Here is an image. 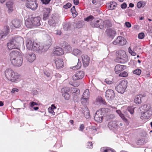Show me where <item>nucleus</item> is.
I'll use <instances>...</instances> for the list:
<instances>
[{"label":"nucleus","mask_w":152,"mask_h":152,"mask_svg":"<svg viewBox=\"0 0 152 152\" xmlns=\"http://www.w3.org/2000/svg\"><path fill=\"white\" fill-rule=\"evenodd\" d=\"M9 57L12 64L17 67L20 66L23 62L22 55L20 52L13 50L9 54Z\"/></svg>","instance_id":"obj_1"},{"label":"nucleus","mask_w":152,"mask_h":152,"mask_svg":"<svg viewBox=\"0 0 152 152\" xmlns=\"http://www.w3.org/2000/svg\"><path fill=\"white\" fill-rule=\"evenodd\" d=\"M6 77L8 80L12 82H16L20 79V75L16 73H15L12 69L10 68L6 70L4 72Z\"/></svg>","instance_id":"obj_2"},{"label":"nucleus","mask_w":152,"mask_h":152,"mask_svg":"<svg viewBox=\"0 0 152 152\" xmlns=\"http://www.w3.org/2000/svg\"><path fill=\"white\" fill-rule=\"evenodd\" d=\"M141 111H142L141 114L140 118L142 119H148L152 115V108L144 105L140 108Z\"/></svg>","instance_id":"obj_3"},{"label":"nucleus","mask_w":152,"mask_h":152,"mask_svg":"<svg viewBox=\"0 0 152 152\" xmlns=\"http://www.w3.org/2000/svg\"><path fill=\"white\" fill-rule=\"evenodd\" d=\"M47 37L48 39V40L46 41V45L45 46L42 45H39L37 43V45L36 47L34 48V50H36L39 53H41L44 52L48 49L50 46L51 44L52 41L50 37L48 35L47 36Z\"/></svg>","instance_id":"obj_4"},{"label":"nucleus","mask_w":152,"mask_h":152,"mask_svg":"<svg viewBox=\"0 0 152 152\" xmlns=\"http://www.w3.org/2000/svg\"><path fill=\"white\" fill-rule=\"evenodd\" d=\"M117 58L120 60L119 62L121 63H124L128 61V57L125 51L123 50H119L116 52Z\"/></svg>","instance_id":"obj_5"},{"label":"nucleus","mask_w":152,"mask_h":152,"mask_svg":"<svg viewBox=\"0 0 152 152\" xmlns=\"http://www.w3.org/2000/svg\"><path fill=\"white\" fill-rule=\"evenodd\" d=\"M127 86V82L122 80L120 82L119 84L115 87V89L118 92L120 93L121 94H123L126 89Z\"/></svg>","instance_id":"obj_6"},{"label":"nucleus","mask_w":152,"mask_h":152,"mask_svg":"<svg viewBox=\"0 0 152 152\" xmlns=\"http://www.w3.org/2000/svg\"><path fill=\"white\" fill-rule=\"evenodd\" d=\"M103 21L102 20H96L95 18L90 23L91 26L93 28H99L101 29H103Z\"/></svg>","instance_id":"obj_7"},{"label":"nucleus","mask_w":152,"mask_h":152,"mask_svg":"<svg viewBox=\"0 0 152 152\" xmlns=\"http://www.w3.org/2000/svg\"><path fill=\"white\" fill-rule=\"evenodd\" d=\"M70 89L69 87H66L62 88L61 89V92L62 96L64 99L66 100H69L70 97Z\"/></svg>","instance_id":"obj_8"},{"label":"nucleus","mask_w":152,"mask_h":152,"mask_svg":"<svg viewBox=\"0 0 152 152\" xmlns=\"http://www.w3.org/2000/svg\"><path fill=\"white\" fill-rule=\"evenodd\" d=\"M26 6L27 8L34 10L37 9L38 4L36 0H30L26 4Z\"/></svg>","instance_id":"obj_9"},{"label":"nucleus","mask_w":152,"mask_h":152,"mask_svg":"<svg viewBox=\"0 0 152 152\" xmlns=\"http://www.w3.org/2000/svg\"><path fill=\"white\" fill-rule=\"evenodd\" d=\"M126 41L124 38L122 37L118 36L113 42L114 45L118 44L119 45H123L126 44Z\"/></svg>","instance_id":"obj_10"},{"label":"nucleus","mask_w":152,"mask_h":152,"mask_svg":"<svg viewBox=\"0 0 152 152\" xmlns=\"http://www.w3.org/2000/svg\"><path fill=\"white\" fill-rule=\"evenodd\" d=\"M37 45V43L28 39L26 41V46L27 48L29 50H34V48Z\"/></svg>","instance_id":"obj_11"},{"label":"nucleus","mask_w":152,"mask_h":152,"mask_svg":"<svg viewBox=\"0 0 152 152\" xmlns=\"http://www.w3.org/2000/svg\"><path fill=\"white\" fill-rule=\"evenodd\" d=\"M103 119V115L101 111H97L94 117V119L97 122L101 123Z\"/></svg>","instance_id":"obj_12"},{"label":"nucleus","mask_w":152,"mask_h":152,"mask_svg":"<svg viewBox=\"0 0 152 152\" xmlns=\"http://www.w3.org/2000/svg\"><path fill=\"white\" fill-rule=\"evenodd\" d=\"M119 122L117 121H109L108 124V127L111 130L117 129L118 127Z\"/></svg>","instance_id":"obj_13"},{"label":"nucleus","mask_w":152,"mask_h":152,"mask_svg":"<svg viewBox=\"0 0 152 152\" xmlns=\"http://www.w3.org/2000/svg\"><path fill=\"white\" fill-rule=\"evenodd\" d=\"M9 28L8 26H5L2 30H0V39L4 38L8 34Z\"/></svg>","instance_id":"obj_14"},{"label":"nucleus","mask_w":152,"mask_h":152,"mask_svg":"<svg viewBox=\"0 0 152 152\" xmlns=\"http://www.w3.org/2000/svg\"><path fill=\"white\" fill-rule=\"evenodd\" d=\"M84 76V73L83 71H80L76 72L72 77V78L74 80H77L82 79Z\"/></svg>","instance_id":"obj_15"},{"label":"nucleus","mask_w":152,"mask_h":152,"mask_svg":"<svg viewBox=\"0 0 152 152\" xmlns=\"http://www.w3.org/2000/svg\"><path fill=\"white\" fill-rule=\"evenodd\" d=\"M105 93V96L108 100H112L115 97V93L112 90H107Z\"/></svg>","instance_id":"obj_16"},{"label":"nucleus","mask_w":152,"mask_h":152,"mask_svg":"<svg viewBox=\"0 0 152 152\" xmlns=\"http://www.w3.org/2000/svg\"><path fill=\"white\" fill-rule=\"evenodd\" d=\"M24 57L28 61L32 62L36 59L35 55L32 53H30L25 55Z\"/></svg>","instance_id":"obj_17"},{"label":"nucleus","mask_w":152,"mask_h":152,"mask_svg":"<svg viewBox=\"0 0 152 152\" xmlns=\"http://www.w3.org/2000/svg\"><path fill=\"white\" fill-rule=\"evenodd\" d=\"M12 39L14 41L15 43L17 44L18 47L19 45V44L23 43V38L20 36H15L13 37Z\"/></svg>","instance_id":"obj_18"},{"label":"nucleus","mask_w":152,"mask_h":152,"mask_svg":"<svg viewBox=\"0 0 152 152\" xmlns=\"http://www.w3.org/2000/svg\"><path fill=\"white\" fill-rule=\"evenodd\" d=\"M82 58L83 65L85 67L88 66L90 61V58L86 55H83Z\"/></svg>","instance_id":"obj_19"},{"label":"nucleus","mask_w":152,"mask_h":152,"mask_svg":"<svg viewBox=\"0 0 152 152\" xmlns=\"http://www.w3.org/2000/svg\"><path fill=\"white\" fill-rule=\"evenodd\" d=\"M107 36L113 39L116 34L115 31L112 28H109L107 29L105 31Z\"/></svg>","instance_id":"obj_20"},{"label":"nucleus","mask_w":152,"mask_h":152,"mask_svg":"<svg viewBox=\"0 0 152 152\" xmlns=\"http://www.w3.org/2000/svg\"><path fill=\"white\" fill-rule=\"evenodd\" d=\"M12 24L14 28H19L22 25V22L18 19H15L12 21Z\"/></svg>","instance_id":"obj_21"},{"label":"nucleus","mask_w":152,"mask_h":152,"mask_svg":"<svg viewBox=\"0 0 152 152\" xmlns=\"http://www.w3.org/2000/svg\"><path fill=\"white\" fill-rule=\"evenodd\" d=\"M50 11V8H44L43 9V19L44 20H46L48 18Z\"/></svg>","instance_id":"obj_22"},{"label":"nucleus","mask_w":152,"mask_h":152,"mask_svg":"<svg viewBox=\"0 0 152 152\" xmlns=\"http://www.w3.org/2000/svg\"><path fill=\"white\" fill-rule=\"evenodd\" d=\"M126 66L122 65L120 64L116 65L115 66L114 69L115 73L116 74H118L121 71L126 69Z\"/></svg>","instance_id":"obj_23"},{"label":"nucleus","mask_w":152,"mask_h":152,"mask_svg":"<svg viewBox=\"0 0 152 152\" xmlns=\"http://www.w3.org/2000/svg\"><path fill=\"white\" fill-rule=\"evenodd\" d=\"M7 46L9 50L16 49L18 47L17 45V44L15 43L14 41L12 39L9 42L7 43Z\"/></svg>","instance_id":"obj_24"},{"label":"nucleus","mask_w":152,"mask_h":152,"mask_svg":"<svg viewBox=\"0 0 152 152\" xmlns=\"http://www.w3.org/2000/svg\"><path fill=\"white\" fill-rule=\"evenodd\" d=\"M32 23L34 26H39L40 25V20L41 18L39 17H36L33 18H32Z\"/></svg>","instance_id":"obj_25"},{"label":"nucleus","mask_w":152,"mask_h":152,"mask_svg":"<svg viewBox=\"0 0 152 152\" xmlns=\"http://www.w3.org/2000/svg\"><path fill=\"white\" fill-rule=\"evenodd\" d=\"M32 18L28 19L25 21V25L27 28H31L34 27Z\"/></svg>","instance_id":"obj_26"},{"label":"nucleus","mask_w":152,"mask_h":152,"mask_svg":"<svg viewBox=\"0 0 152 152\" xmlns=\"http://www.w3.org/2000/svg\"><path fill=\"white\" fill-rule=\"evenodd\" d=\"M7 7L8 9L9 12H11L13 11V2L12 1H8L6 4Z\"/></svg>","instance_id":"obj_27"},{"label":"nucleus","mask_w":152,"mask_h":152,"mask_svg":"<svg viewBox=\"0 0 152 152\" xmlns=\"http://www.w3.org/2000/svg\"><path fill=\"white\" fill-rule=\"evenodd\" d=\"M142 97V95L141 94L136 96L134 100V102L137 104L140 103L141 102Z\"/></svg>","instance_id":"obj_28"},{"label":"nucleus","mask_w":152,"mask_h":152,"mask_svg":"<svg viewBox=\"0 0 152 152\" xmlns=\"http://www.w3.org/2000/svg\"><path fill=\"white\" fill-rule=\"evenodd\" d=\"M103 28L104 27L108 28L111 27L112 25L111 23L109 20H106L103 22Z\"/></svg>","instance_id":"obj_29"},{"label":"nucleus","mask_w":152,"mask_h":152,"mask_svg":"<svg viewBox=\"0 0 152 152\" xmlns=\"http://www.w3.org/2000/svg\"><path fill=\"white\" fill-rule=\"evenodd\" d=\"M64 63L63 59L60 58L58 61V68H61L64 67Z\"/></svg>","instance_id":"obj_30"},{"label":"nucleus","mask_w":152,"mask_h":152,"mask_svg":"<svg viewBox=\"0 0 152 152\" xmlns=\"http://www.w3.org/2000/svg\"><path fill=\"white\" fill-rule=\"evenodd\" d=\"M108 8L110 10H113L116 7L117 4L115 2H111L108 5Z\"/></svg>","instance_id":"obj_31"},{"label":"nucleus","mask_w":152,"mask_h":152,"mask_svg":"<svg viewBox=\"0 0 152 152\" xmlns=\"http://www.w3.org/2000/svg\"><path fill=\"white\" fill-rule=\"evenodd\" d=\"M71 24L67 23L64 24L63 26L64 29L66 31H69L70 30Z\"/></svg>","instance_id":"obj_32"},{"label":"nucleus","mask_w":152,"mask_h":152,"mask_svg":"<svg viewBox=\"0 0 152 152\" xmlns=\"http://www.w3.org/2000/svg\"><path fill=\"white\" fill-rule=\"evenodd\" d=\"M83 26V22L78 21L75 23V27L76 28H82Z\"/></svg>","instance_id":"obj_33"},{"label":"nucleus","mask_w":152,"mask_h":152,"mask_svg":"<svg viewBox=\"0 0 152 152\" xmlns=\"http://www.w3.org/2000/svg\"><path fill=\"white\" fill-rule=\"evenodd\" d=\"M84 116L86 118H89L90 117L89 111L87 108H85V111L83 113Z\"/></svg>","instance_id":"obj_34"},{"label":"nucleus","mask_w":152,"mask_h":152,"mask_svg":"<svg viewBox=\"0 0 152 152\" xmlns=\"http://www.w3.org/2000/svg\"><path fill=\"white\" fill-rule=\"evenodd\" d=\"M56 109V107L55 106L53 105H52L50 107H49L48 109V110L49 113H51L53 115H55V113L53 111V109Z\"/></svg>","instance_id":"obj_35"},{"label":"nucleus","mask_w":152,"mask_h":152,"mask_svg":"<svg viewBox=\"0 0 152 152\" xmlns=\"http://www.w3.org/2000/svg\"><path fill=\"white\" fill-rule=\"evenodd\" d=\"M78 61L77 65L72 67V69L74 70L78 69L80 68L81 66V63L80 61H79V59H78Z\"/></svg>","instance_id":"obj_36"},{"label":"nucleus","mask_w":152,"mask_h":152,"mask_svg":"<svg viewBox=\"0 0 152 152\" xmlns=\"http://www.w3.org/2000/svg\"><path fill=\"white\" fill-rule=\"evenodd\" d=\"M89 96L90 94L89 90L88 89H86L83 93V97L89 98Z\"/></svg>","instance_id":"obj_37"},{"label":"nucleus","mask_w":152,"mask_h":152,"mask_svg":"<svg viewBox=\"0 0 152 152\" xmlns=\"http://www.w3.org/2000/svg\"><path fill=\"white\" fill-rule=\"evenodd\" d=\"M81 53V51L77 49H74L73 50L72 53L75 56H77L80 55Z\"/></svg>","instance_id":"obj_38"},{"label":"nucleus","mask_w":152,"mask_h":152,"mask_svg":"<svg viewBox=\"0 0 152 152\" xmlns=\"http://www.w3.org/2000/svg\"><path fill=\"white\" fill-rule=\"evenodd\" d=\"M30 107L31 108H33L34 109V110H37L39 109V107H34V106L37 105V103L34 102H30Z\"/></svg>","instance_id":"obj_39"},{"label":"nucleus","mask_w":152,"mask_h":152,"mask_svg":"<svg viewBox=\"0 0 152 152\" xmlns=\"http://www.w3.org/2000/svg\"><path fill=\"white\" fill-rule=\"evenodd\" d=\"M94 19L95 18L94 16L92 15H90L86 18H85L84 20L87 22L90 21L91 22L92 21H93Z\"/></svg>","instance_id":"obj_40"},{"label":"nucleus","mask_w":152,"mask_h":152,"mask_svg":"<svg viewBox=\"0 0 152 152\" xmlns=\"http://www.w3.org/2000/svg\"><path fill=\"white\" fill-rule=\"evenodd\" d=\"M145 5V3L143 1H140L138 2L137 4V7L138 8H140L141 7H143Z\"/></svg>","instance_id":"obj_41"},{"label":"nucleus","mask_w":152,"mask_h":152,"mask_svg":"<svg viewBox=\"0 0 152 152\" xmlns=\"http://www.w3.org/2000/svg\"><path fill=\"white\" fill-rule=\"evenodd\" d=\"M64 48L65 49V50L67 53L70 52L72 50L71 47L68 44L65 46H64Z\"/></svg>","instance_id":"obj_42"},{"label":"nucleus","mask_w":152,"mask_h":152,"mask_svg":"<svg viewBox=\"0 0 152 152\" xmlns=\"http://www.w3.org/2000/svg\"><path fill=\"white\" fill-rule=\"evenodd\" d=\"M72 93H75L76 94H78L80 93L79 89L76 87L72 88Z\"/></svg>","instance_id":"obj_43"},{"label":"nucleus","mask_w":152,"mask_h":152,"mask_svg":"<svg viewBox=\"0 0 152 152\" xmlns=\"http://www.w3.org/2000/svg\"><path fill=\"white\" fill-rule=\"evenodd\" d=\"M64 53L62 49L60 47L58 48V56H61Z\"/></svg>","instance_id":"obj_44"},{"label":"nucleus","mask_w":152,"mask_h":152,"mask_svg":"<svg viewBox=\"0 0 152 152\" xmlns=\"http://www.w3.org/2000/svg\"><path fill=\"white\" fill-rule=\"evenodd\" d=\"M126 12L127 13L128 15L130 17L132 16L133 13V11L131 9H128L126 10Z\"/></svg>","instance_id":"obj_45"},{"label":"nucleus","mask_w":152,"mask_h":152,"mask_svg":"<svg viewBox=\"0 0 152 152\" xmlns=\"http://www.w3.org/2000/svg\"><path fill=\"white\" fill-rule=\"evenodd\" d=\"M71 11L73 14V17H75L77 15V12H76L75 9L71 8Z\"/></svg>","instance_id":"obj_46"},{"label":"nucleus","mask_w":152,"mask_h":152,"mask_svg":"<svg viewBox=\"0 0 152 152\" xmlns=\"http://www.w3.org/2000/svg\"><path fill=\"white\" fill-rule=\"evenodd\" d=\"M141 71L140 69H137L133 71V73L138 75H140L141 73Z\"/></svg>","instance_id":"obj_47"},{"label":"nucleus","mask_w":152,"mask_h":152,"mask_svg":"<svg viewBox=\"0 0 152 152\" xmlns=\"http://www.w3.org/2000/svg\"><path fill=\"white\" fill-rule=\"evenodd\" d=\"M88 98H86L85 97H83L81 98L80 100L82 104L86 103L88 100Z\"/></svg>","instance_id":"obj_48"},{"label":"nucleus","mask_w":152,"mask_h":152,"mask_svg":"<svg viewBox=\"0 0 152 152\" xmlns=\"http://www.w3.org/2000/svg\"><path fill=\"white\" fill-rule=\"evenodd\" d=\"M128 73L124 71L121 73H120L119 74V76L122 77H126L128 76Z\"/></svg>","instance_id":"obj_49"},{"label":"nucleus","mask_w":152,"mask_h":152,"mask_svg":"<svg viewBox=\"0 0 152 152\" xmlns=\"http://www.w3.org/2000/svg\"><path fill=\"white\" fill-rule=\"evenodd\" d=\"M115 117V116L113 114H110L107 115L106 116V118L107 120L113 119Z\"/></svg>","instance_id":"obj_50"},{"label":"nucleus","mask_w":152,"mask_h":152,"mask_svg":"<svg viewBox=\"0 0 152 152\" xmlns=\"http://www.w3.org/2000/svg\"><path fill=\"white\" fill-rule=\"evenodd\" d=\"M72 6V4L69 3H68L63 6L64 8L65 9H67L69 8Z\"/></svg>","instance_id":"obj_51"},{"label":"nucleus","mask_w":152,"mask_h":152,"mask_svg":"<svg viewBox=\"0 0 152 152\" xmlns=\"http://www.w3.org/2000/svg\"><path fill=\"white\" fill-rule=\"evenodd\" d=\"M145 35L144 33H141L139 34L138 35V37L140 39H143L144 38Z\"/></svg>","instance_id":"obj_52"},{"label":"nucleus","mask_w":152,"mask_h":152,"mask_svg":"<svg viewBox=\"0 0 152 152\" xmlns=\"http://www.w3.org/2000/svg\"><path fill=\"white\" fill-rule=\"evenodd\" d=\"M87 148H93V144L91 142H88L87 144Z\"/></svg>","instance_id":"obj_53"},{"label":"nucleus","mask_w":152,"mask_h":152,"mask_svg":"<svg viewBox=\"0 0 152 152\" xmlns=\"http://www.w3.org/2000/svg\"><path fill=\"white\" fill-rule=\"evenodd\" d=\"M145 143L144 140H139L137 142V144L139 145H142Z\"/></svg>","instance_id":"obj_54"},{"label":"nucleus","mask_w":152,"mask_h":152,"mask_svg":"<svg viewBox=\"0 0 152 152\" xmlns=\"http://www.w3.org/2000/svg\"><path fill=\"white\" fill-rule=\"evenodd\" d=\"M51 0H41L42 3L45 4H48Z\"/></svg>","instance_id":"obj_55"},{"label":"nucleus","mask_w":152,"mask_h":152,"mask_svg":"<svg viewBox=\"0 0 152 152\" xmlns=\"http://www.w3.org/2000/svg\"><path fill=\"white\" fill-rule=\"evenodd\" d=\"M57 48L56 47H55L53 51V56H57Z\"/></svg>","instance_id":"obj_56"},{"label":"nucleus","mask_w":152,"mask_h":152,"mask_svg":"<svg viewBox=\"0 0 152 152\" xmlns=\"http://www.w3.org/2000/svg\"><path fill=\"white\" fill-rule=\"evenodd\" d=\"M19 91V89L16 88H13L12 91L11 93L12 94H15V92H18Z\"/></svg>","instance_id":"obj_57"},{"label":"nucleus","mask_w":152,"mask_h":152,"mask_svg":"<svg viewBox=\"0 0 152 152\" xmlns=\"http://www.w3.org/2000/svg\"><path fill=\"white\" fill-rule=\"evenodd\" d=\"M121 7L122 9H125L127 7V4L126 3L124 2L121 5Z\"/></svg>","instance_id":"obj_58"},{"label":"nucleus","mask_w":152,"mask_h":152,"mask_svg":"<svg viewBox=\"0 0 152 152\" xmlns=\"http://www.w3.org/2000/svg\"><path fill=\"white\" fill-rule=\"evenodd\" d=\"M61 45V46L62 47L64 48V46H65L66 45L67 43L65 41H63L60 44Z\"/></svg>","instance_id":"obj_59"},{"label":"nucleus","mask_w":152,"mask_h":152,"mask_svg":"<svg viewBox=\"0 0 152 152\" xmlns=\"http://www.w3.org/2000/svg\"><path fill=\"white\" fill-rule=\"evenodd\" d=\"M44 74L47 77H50V74L49 72L46 71L44 72Z\"/></svg>","instance_id":"obj_60"},{"label":"nucleus","mask_w":152,"mask_h":152,"mask_svg":"<svg viewBox=\"0 0 152 152\" xmlns=\"http://www.w3.org/2000/svg\"><path fill=\"white\" fill-rule=\"evenodd\" d=\"M110 151L111 152H114L113 150L112 149H109L108 148L107 149H104L103 152H110Z\"/></svg>","instance_id":"obj_61"},{"label":"nucleus","mask_w":152,"mask_h":152,"mask_svg":"<svg viewBox=\"0 0 152 152\" xmlns=\"http://www.w3.org/2000/svg\"><path fill=\"white\" fill-rule=\"evenodd\" d=\"M125 24L126 26L128 28H130L131 26V23L128 22H125Z\"/></svg>","instance_id":"obj_62"},{"label":"nucleus","mask_w":152,"mask_h":152,"mask_svg":"<svg viewBox=\"0 0 152 152\" xmlns=\"http://www.w3.org/2000/svg\"><path fill=\"white\" fill-rule=\"evenodd\" d=\"M120 116L122 118V119L124 121H126L127 120V119L124 116V115L123 114H121L120 115Z\"/></svg>","instance_id":"obj_63"},{"label":"nucleus","mask_w":152,"mask_h":152,"mask_svg":"<svg viewBox=\"0 0 152 152\" xmlns=\"http://www.w3.org/2000/svg\"><path fill=\"white\" fill-rule=\"evenodd\" d=\"M105 82L108 84H111L112 82L111 81H110L108 79H106L105 80Z\"/></svg>","instance_id":"obj_64"}]
</instances>
